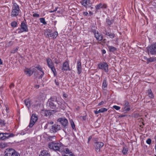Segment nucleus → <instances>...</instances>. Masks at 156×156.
Wrapping results in <instances>:
<instances>
[{"mask_svg": "<svg viewBox=\"0 0 156 156\" xmlns=\"http://www.w3.org/2000/svg\"><path fill=\"white\" fill-rule=\"evenodd\" d=\"M55 84L57 85V86H58L59 85V83L58 82V81H57L56 80H55Z\"/></svg>", "mask_w": 156, "mask_h": 156, "instance_id": "obj_51", "label": "nucleus"}, {"mask_svg": "<svg viewBox=\"0 0 156 156\" xmlns=\"http://www.w3.org/2000/svg\"><path fill=\"white\" fill-rule=\"evenodd\" d=\"M105 34L106 35L109 36L110 38L112 39L113 38L115 37V35L114 33L108 32L106 30H105Z\"/></svg>", "mask_w": 156, "mask_h": 156, "instance_id": "obj_21", "label": "nucleus"}, {"mask_svg": "<svg viewBox=\"0 0 156 156\" xmlns=\"http://www.w3.org/2000/svg\"><path fill=\"white\" fill-rule=\"evenodd\" d=\"M46 61L48 65L49 68L51 67H53V66H54V65L51 60L50 58H48L47 59Z\"/></svg>", "mask_w": 156, "mask_h": 156, "instance_id": "obj_22", "label": "nucleus"}, {"mask_svg": "<svg viewBox=\"0 0 156 156\" xmlns=\"http://www.w3.org/2000/svg\"><path fill=\"white\" fill-rule=\"evenodd\" d=\"M5 121L2 119H0V125L1 126H5Z\"/></svg>", "mask_w": 156, "mask_h": 156, "instance_id": "obj_40", "label": "nucleus"}, {"mask_svg": "<svg viewBox=\"0 0 156 156\" xmlns=\"http://www.w3.org/2000/svg\"><path fill=\"white\" fill-rule=\"evenodd\" d=\"M106 22L107 24L109 26H110L112 23V21L109 19H106Z\"/></svg>", "mask_w": 156, "mask_h": 156, "instance_id": "obj_37", "label": "nucleus"}, {"mask_svg": "<svg viewBox=\"0 0 156 156\" xmlns=\"http://www.w3.org/2000/svg\"><path fill=\"white\" fill-rule=\"evenodd\" d=\"M92 138V136H90L88 139V143H89L90 140H91V139Z\"/></svg>", "mask_w": 156, "mask_h": 156, "instance_id": "obj_53", "label": "nucleus"}, {"mask_svg": "<svg viewBox=\"0 0 156 156\" xmlns=\"http://www.w3.org/2000/svg\"><path fill=\"white\" fill-rule=\"evenodd\" d=\"M89 14H90V15H92V14H93V13L92 12H91V11H90V12H89Z\"/></svg>", "mask_w": 156, "mask_h": 156, "instance_id": "obj_60", "label": "nucleus"}, {"mask_svg": "<svg viewBox=\"0 0 156 156\" xmlns=\"http://www.w3.org/2000/svg\"><path fill=\"white\" fill-rule=\"evenodd\" d=\"M88 14V13L87 12H83V15L85 16H87Z\"/></svg>", "mask_w": 156, "mask_h": 156, "instance_id": "obj_50", "label": "nucleus"}, {"mask_svg": "<svg viewBox=\"0 0 156 156\" xmlns=\"http://www.w3.org/2000/svg\"><path fill=\"white\" fill-rule=\"evenodd\" d=\"M126 116V115H121L119 116V117H125Z\"/></svg>", "mask_w": 156, "mask_h": 156, "instance_id": "obj_57", "label": "nucleus"}, {"mask_svg": "<svg viewBox=\"0 0 156 156\" xmlns=\"http://www.w3.org/2000/svg\"><path fill=\"white\" fill-rule=\"evenodd\" d=\"M57 103L58 105V106L60 108L62 109V104H61V102L59 101H58L57 102H53L50 101L49 106L50 107L53 109L55 108H56V104Z\"/></svg>", "mask_w": 156, "mask_h": 156, "instance_id": "obj_11", "label": "nucleus"}, {"mask_svg": "<svg viewBox=\"0 0 156 156\" xmlns=\"http://www.w3.org/2000/svg\"><path fill=\"white\" fill-rule=\"evenodd\" d=\"M2 62L1 59L0 58V65L2 64Z\"/></svg>", "mask_w": 156, "mask_h": 156, "instance_id": "obj_58", "label": "nucleus"}, {"mask_svg": "<svg viewBox=\"0 0 156 156\" xmlns=\"http://www.w3.org/2000/svg\"><path fill=\"white\" fill-rule=\"evenodd\" d=\"M35 87L37 88H38L39 87V85H36Z\"/></svg>", "mask_w": 156, "mask_h": 156, "instance_id": "obj_59", "label": "nucleus"}, {"mask_svg": "<svg viewBox=\"0 0 156 156\" xmlns=\"http://www.w3.org/2000/svg\"><path fill=\"white\" fill-rule=\"evenodd\" d=\"M40 20L41 23H42L44 25H46L47 23L45 21V19L44 18H41L40 19Z\"/></svg>", "mask_w": 156, "mask_h": 156, "instance_id": "obj_32", "label": "nucleus"}, {"mask_svg": "<svg viewBox=\"0 0 156 156\" xmlns=\"http://www.w3.org/2000/svg\"><path fill=\"white\" fill-rule=\"evenodd\" d=\"M149 97L151 98H154V96L152 93H151V94H150L149 95Z\"/></svg>", "mask_w": 156, "mask_h": 156, "instance_id": "obj_47", "label": "nucleus"}, {"mask_svg": "<svg viewBox=\"0 0 156 156\" xmlns=\"http://www.w3.org/2000/svg\"><path fill=\"white\" fill-rule=\"evenodd\" d=\"M147 93L149 95L150 94H151V93H152V91L151 90H148L147 91Z\"/></svg>", "mask_w": 156, "mask_h": 156, "instance_id": "obj_48", "label": "nucleus"}, {"mask_svg": "<svg viewBox=\"0 0 156 156\" xmlns=\"http://www.w3.org/2000/svg\"><path fill=\"white\" fill-rule=\"evenodd\" d=\"M51 102H57V98L56 97H51L50 99Z\"/></svg>", "mask_w": 156, "mask_h": 156, "instance_id": "obj_35", "label": "nucleus"}, {"mask_svg": "<svg viewBox=\"0 0 156 156\" xmlns=\"http://www.w3.org/2000/svg\"><path fill=\"white\" fill-rule=\"evenodd\" d=\"M33 16L35 17H39V15L37 13H34L33 14Z\"/></svg>", "mask_w": 156, "mask_h": 156, "instance_id": "obj_45", "label": "nucleus"}, {"mask_svg": "<svg viewBox=\"0 0 156 156\" xmlns=\"http://www.w3.org/2000/svg\"><path fill=\"white\" fill-rule=\"evenodd\" d=\"M50 124H53V122L51 121L50 122Z\"/></svg>", "mask_w": 156, "mask_h": 156, "instance_id": "obj_62", "label": "nucleus"}, {"mask_svg": "<svg viewBox=\"0 0 156 156\" xmlns=\"http://www.w3.org/2000/svg\"><path fill=\"white\" fill-rule=\"evenodd\" d=\"M148 63L155 62L156 61V57H152L148 58L147 59Z\"/></svg>", "mask_w": 156, "mask_h": 156, "instance_id": "obj_29", "label": "nucleus"}, {"mask_svg": "<svg viewBox=\"0 0 156 156\" xmlns=\"http://www.w3.org/2000/svg\"><path fill=\"white\" fill-rule=\"evenodd\" d=\"M108 48L110 51L114 52L116 50L115 47L112 46H108Z\"/></svg>", "mask_w": 156, "mask_h": 156, "instance_id": "obj_28", "label": "nucleus"}, {"mask_svg": "<svg viewBox=\"0 0 156 156\" xmlns=\"http://www.w3.org/2000/svg\"><path fill=\"white\" fill-rule=\"evenodd\" d=\"M49 147L55 151L60 152L63 156H73V154L71 151L63 146L61 142L56 143L54 142L50 143L48 145Z\"/></svg>", "mask_w": 156, "mask_h": 156, "instance_id": "obj_1", "label": "nucleus"}, {"mask_svg": "<svg viewBox=\"0 0 156 156\" xmlns=\"http://www.w3.org/2000/svg\"><path fill=\"white\" fill-rule=\"evenodd\" d=\"M20 28H18L16 30L18 31V34H20L23 32H27L28 31V29L27 24L23 21H22L20 26Z\"/></svg>", "mask_w": 156, "mask_h": 156, "instance_id": "obj_4", "label": "nucleus"}, {"mask_svg": "<svg viewBox=\"0 0 156 156\" xmlns=\"http://www.w3.org/2000/svg\"><path fill=\"white\" fill-rule=\"evenodd\" d=\"M99 113H100L99 109L98 111L96 110L94 111V113L95 114H98Z\"/></svg>", "mask_w": 156, "mask_h": 156, "instance_id": "obj_49", "label": "nucleus"}, {"mask_svg": "<svg viewBox=\"0 0 156 156\" xmlns=\"http://www.w3.org/2000/svg\"><path fill=\"white\" fill-rule=\"evenodd\" d=\"M58 35V33L57 32L55 31V32L52 33H51L49 34V36L50 37H53L54 38H55Z\"/></svg>", "mask_w": 156, "mask_h": 156, "instance_id": "obj_27", "label": "nucleus"}, {"mask_svg": "<svg viewBox=\"0 0 156 156\" xmlns=\"http://www.w3.org/2000/svg\"><path fill=\"white\" fill-rule=\"evenodd\" d=\"M146 142L147 144H150L151 143V139L149 138L147 140Z\"/></svg>", "mask_w": 156, "mask_h": 156, "instance_id": "obj_44", "label": "nucleus"}, {"mask_svg": "<svg viewBox=\"0 0 156 156\" xmlns=\"http://www.w3.org/2000/svg\"><path fill=\"white\" fill-rule=\"evenodd\" d=\"M3 134L4 136L5 140H6L10 137H12L13 136V134L9 133H3Z\"/></svg>", "mask_w": 156, "mask_h": 156, "instance_id": "obj_23", "label": "nucleus"}, {"mask_svg": "<svg viewBox=\"0 0 156 156\" xmlns=\"http://www.w3.org/2000/svg\"><path fill=\"white\" fill-rule=\"evenodd\" d=\"M5 107L6 108V111L7 113H8L9 112V108L8 107V106L7 105H5Z\"/></svg>", "mask_w": 156, "mask_h": 156, "instance_id": "obj_46", "label": "nucleus"}, {"mask_svg": "<svg viewBox=\"0 0 156 156\" xmlns=\"http://www.w3.org/2000/svg\"><path fill=\"white\" fill-rule=\"evenodd\" d=\"M61 127L60 125L55 124L52 126V128L51 129V131L53 133L56 132L57 131L60 130Z\"/></svg>", "mask_w": 156, "mask_h": 156, "instance_id": "obj_14", "label": "nucleus"}, {"mask_svg": "<svg viewBox=\"0 0 156 156\" xmlns=\"http://www.w3.org/2000/svg\"><path fill=\"white\" fill-rule=\"evenodd\" d=\"M39 156H50L49 153L46 150L42 151Z\"/></svg>", "mask_w": 156, "mask_h": 156, "instance_id": "obj_20", "label": "nucleus"}, {"mask_svg": "<svg viewBox=\"0 0 156 156\" xmlns=\"http://www.w3.org/2000/svg\"><path fill=\"white\" fill-rule=\"evenodd\" d=\"M35 68L37 69L40 72V73H41L40 76H39V78H42L44 74V73L42 67L40 65H38L37 66H36Z\"/></svg>", "mask_w": 156, "mask_h": 156, "instance_id": "obj_19", "label": "nucleus"}, {"mask_svg": "<svg viewBox=\"0 0 156 156\" xmlns=\"http://www.w3.org/2000/svg\"><path fill=\"white\" fill-rule=\"evenodd\" d=\"M50 68L51 69V70L53 72L55 76L56 75V71L54 66H53V67H50Z\"/></svg>", "mask_w": 156, "mask_h": 156, "instance_id": "obj_33", "label": "nucleus"}, {"mask_svg": "<svg viewBox=\"0 0 156 156\" xmlns=\"http://www.w3.org/2000/svg\"><path fill=\"white\" fill-rule=\"evenodd\" d=\"M17 23L16 21H13L11 23V25L12 27H17Z\"/></svg>", "mask_w": 156, "mask_h": 156, "instance_id": "obj_34", "label": "nucleus"}, {"mask_svg": "<svg viewBox=\"0 0 156 156\" xmlns=\"http://www.w3.org/2000/svg\"><path fill=\"white\" fill-rule=\"evenodd\" d=\"M155 151L156 152V143H155Z\"/></svg>", "mask_w": 156, "mask_h": 156, "instance_id": "obj_63", "label": "nucleus"}, {"mask_svg": "<svg viewBox=\"0 0 156 156\" xmlns=\"http://www.w3.org/2000/svg\"><path fill=\"white\" fill-rule=\"evenodd\" d=\"M38 119L37 116L35 114H33L31 116L29 125L30 127H31L36 122Z\"/></svg>", "mask_w": 156, "mask_h": 156, "instance_id": "obj_8", "label": "nucleus"}, {"mask_svg": "<svg viewBox=\"0 0 156 156\" xmlns=\"http://www.w3.org/2000/svg\"><path fill=\"white\" fill-rule=\"evenodd\" d=\"M76 68L78 73L79 74H80L82 71L81 63L80 61H79L77 62V66Z\"/></svg>", "mask_w": 156, "mask_h": 156, "instance_id": "obj_18", "label": "nucleus"}, {"mask_svg": "<svg viewBox=\"0 0 156 156\" xmlns=\"http://www.w3.org/2000/svg\"><path fill=\"white\" fill-rule=\"evenodd\" d=\"M12 10L11 16L12 17H15L18 16L20 12L19 6L16 3H12Z\"/></svg>", "mask_w": 156, "mask_h": 156, "instance_id": "obj_2", "label": "nucleus"}, {"mask_svg": "<svg viewBox=\"0 0 156 156\" xmlns=\"http://www.w3.org/2000/svg\"><path fill=\"white\" fill-rule=\"evenodd\" d=\"M102 53L103 54H105L106 52V51L105 50H102Z\"/></svg>", "mask_w": 156, "mask_h": 156, "instance_id": "obj_56", "label": "nucleus"}, {"mask_svg": "<svg viewBox=\"0 0 156 156\" xmlns=\"http://www.w3.org/2000/svg\"><path fill=\"white\" fill-rule=\"evenodd\" d=\"M124 107L122 108V111L126 113L129 111L130 110V106L129 103L127 100H125L124 101Z\"/></svg>", "mask_w": 156, "mask_h": 156, "instance_id": "obj_5", "label": "nucleus"}, {"mask_svg": "<svg viewBox=\"0 0 156 156\" xmlns=\"http://www.w3.org/2000/svg\"><path fill=\"white\" fill-rule=\"evenodd\" d=\"M94 36L96 39L98 41H101L103 39V36L102 34L98 32V31H94Z\"/></svg>", "mask_w": 156, "mask_h": 156, "instance_id": "obj_12", "label": "nucleus"}, {"mask_svg": "<svg viewBox=\"0 0 156 156\" xmlns=\"http://www.w3.org/2000/svg\"><path fill=\"white\" fill-rule=\"evenodd\" d=\"M104 103V102L103 101H101L98 104L99 105H102Z\"/></svg>", "mask_w": 156, "mask_h": 156, "instance_id": "obj_52", "label": "nucleus"}, {"mask_svg": "<svg viewBox=\"0 0 156 156\" xmlns=\"http://www.w3.org/2000/svg\"><path fill=\"white\" fill-rule=\"evenodd\" d=\"M147 50L148 53L151 54H154L156 53V43L148 47Z\"/></svg>", "mask_w": 156, "mask_h": 156, "instance_id": "obj_9", "label": "nucleus"}, {"mask_svg": "<svg viewBox=\"0 0 156 156\" xmlns=\"http://www.w3.org/2000/svg\"><path fill=\"white\" fill-rule=\"evenodd\" d=\"M55 62L56 64H58L59 63V62L58 60L56 59H55Z\"/></svg>", "mask_w": 156, "mask_h": 156, "instance_id": "obj_55", "label": "nucleus"}, {"mask_svg": "<svg viewBox=\"0 0 156 156\" xmlns=\"http://www.w3.org/2000/svg\"><path fill=\"white\" fill-rule=\"evenodd\" d=\"M55 11H51L50 12H53Z\"/></svg>", "mask_w": 156, "mask_h": 156, "instance_id": "obj_64", "label": "nucleus"}, {"mask_svg": "<svg viewBox=\"0 0 156 156\" xmlns=\"http://www.w3.org/2000/svg\"><path fill=\"white\" fill-rule=\"evenodd\" d=\"M25 103L27 107L29 108L30 106V101L29 99H26L25 101Z\"/></svg>", "mask_w": 156, "mask_h": 156, "instance_id": "obj_30", "label": "nucleus"}, {"mask_svg": "<svg viewBox=\"0 0 156 156\" xmlns=\"http://www.w3.org/2000/svg\"><path fill=\"white\" fill-rule=\"evenodd\" d=\"M104 145V143L101 142H96L94 143V146L95 151L97 152L100 151V149Z\"/></svg>", "mask_w": 156, "mask_h": 156, "instance_id": "obj_7", "label": "nucleus"}, {"mask_svg": "<svg viewBox=\"0 0 156 156\" xmlns=\"http://www.w3.org/2000/svg\"><path fill=\"white\" fill-rule=\"evenodd\" d=\"M127 152L128 150L126 148H123L122 151V153L124 155L126 154L127 153Z\"/></svg>", "mask_w": 156, "mask_h": 156, "instance_id": "obj_36", "label": "nucleus"}, {"mask_svg": "<svg viewBox=\"0 0 156 156\" xmlns=\"http://www.w3.org/2000/svg\"><path fill=\"white\" fill-rule=\"evenodd\" d=\"M51 32V30H47L44 33V34L46 35V37H50L49 34Z\"/></svg>", "mask_w": 156, "mask_h": 156, "instance_id": "obj_31", "label": "nucleus"}, {"mask_svg": "<svg viewBox=\"0 0 156 156\" xmlns=\"http://www.w3.org/2000/svg\"><path fill=\"white\" fill-rule=\"evenodd\" d=\"M24 73L28 76H31L33 73V71L30 68H26L25 69Z\"/></svg>", "mask_w": 156, "mask_h": 156, "instance_id": "obj_17", "label": "nucleus"}, {"mask_svg": "<svg viewBox=\"0 0 156 156\" xmlns=\"http://www.w3.org/2000/svg\"><path fill=\"white\" fill-rule=\"evenodd\" d=\"M14 87V85L13 84H12L10 86V87Z\"/></svg>", "mask_w": 156, "mask_h": 156, "instance_id": "obj_61", "label": "nucleus"}, {"mask_svg": "<svg viewBox=\"0 0 156 156\" xmlns=\"http://www.w3.org/2000/svg\"><path fill=\"white\" fill-rule=\"evenodd\" d=\"M107 7V5L105 4H102L100 3L96 6V9L97 10H98L101 9H106Z\"/></svg>", "mask_w": 156, "mask_h": 156, "instance_id": "obj_16", "label": "nucleus"}, {"mask_svg": "<svg viewBox=\"0 0 156 156\" xmlns=\"http://www.w3.org/2000/svg\"><path fill=\"white\" fill-rule=\"evenodd\" d=\"M62 70L63 71L70 70L69 64L68 62L66 61L63 63Z\"/></svg>", "mask_w": 156, "mask_h": 156, "instance_id": "obj_15", "label": "nucleus"}, {"mask_svg": "<svg viewBox=\"0 0 156 156\" xmlns=\"http://www.w3.org/2000/svg\"><path fill=\"white\" fill-rule=\"evenodd\" d=\"M55 139V136H50L48 137L47 139V141H49L50 140H51L52 139Z\"/></svg>", "mask_w": 156, "mask_h": 156, "instance_id": "obj_39", "label": "nucleus"}, {"mask_svg": "<svg viewBox=\"0 0 156 156\" xmlns=\"http://www.w3.org/2000/svg\"><path fill=\"white\" fill-rule=\"evenodd\" d=\"M67 95L66 94L64 93L63 94V96L65 98H67Z\"/></svg>", "mask_w": 156, "mask_h": 156, "instance_id": "obj_54", "label": "nucleus"}, {"mask_svg": "<svg viewBox=\"0 0 156 156\" xmlns=\"http://www.w3.org/2000/svg\"><path fill=\"white\" fill-rule=\"evenodd\" d=\"M54 111L53 110H46L44 112L45 115V116H48L51 115L52 114V112H53Z\"/></svg>", "mask_w": 156, "mask_h": 156, "instance_id": "obj_25", "label": "nucleus"}, {"mask_svg": "<svg viewBox=\"0 0 156 156\" xmlns=\"http://www.w3.org/2000/svg\"><path fill=\"white\" fill-rule=\"evenodd\" d=\"M58 122H59L64 127L67 126L68 121L67 119L65 118H59L58 119Z\"/></svg>", "mask_w": 156, "mask_h": 156, "instance_id": "obj_10", "label": "nucleus"}, {"mask_svg": "<svg viewBox=\"0 0 156 156\" xmlns=\"http://www.w3.org/2000/svg\"><path fill=\"white\" fill-rule=\"evenodd\" d=\"M0 140H5L3 133H0Z\"/></svg>", "mask_w": 156, "mask_h": 156, "instance_id": "obj_38", "label": "nucleus"}, {"mask_svg": "<svg viewBox=\"0 0 156 156\" xmlns=\"http://www.w3.org/2000/svg\"><path fill=\"white\" fill-rule=\"evenodd\" d=\"M70 124L71 126L73 129H74L75 128V125L74 124V122L73 121L71 120L70 121Z\"/></svg>", "mask_w": 156, "mask_h": 156, "instance_id": "obj_41", "label": "nucleus"}, {"mask_svg": "<svg viewBox=\"0 0 156 156\" xmlns=\"http://www.w3.org/2000/svg\"><path fill=\"white\" fill-rule=\"evenodd\" d=\"M4 156H19L20 154L12 148H7L5 152Z\"/></svg>", "mask_w": 156, "mask_h": 156, "instance_id": "obj_3", "label": "nucleus"}, {"mask_svg": "<svg viewBox=\"0 0 156 156\" xmlns=\"http://www.w3.org/2000/svg\"><path fill=\"white\" fill-rule=\"evenodd\" d=\"M113 107V108L117 110H118L120 109V107L117 105H114Z\"/></svg>", "mask_w": 156, "mask_h": 156, "instance_id": "obj_43", "label": "nucleus"}, {"mask_svg": "<svg viewBox=\"0 0 156 156\" xmlns=\"http://www.w3.org/2000/svg\"><path fill=\"white\" fill-rule=\"evenodd\" d=\"M107 110V109L106 108H102L99 109L100 113L106 112Z\"/></svg>", "mask_w": 156, "mask_h": 156, "instance_id": "obj_42", "label": "nucleus"}, {"mask_svg": "<svg viewBox=\"0 0 156 156\" xmlns=\"http://www.w3.org/2000/svg\"><path fill=\"white\" fill-rule=\"evenodd\" d=\"M8 146L7 143L5 142L0 143V147L1 148H4Z\"/></svg>", "mask_w": 156, "mask_h": 156, "instance_id": "obj_26", "label": "nucleus"}, {"mask_svg": "<svg viewBox=\"0 0 156 156\" xmlns=\"http://www.w3.org/2000/svg\"><path fill=\"white\" fill-rule=\"evenodd\" d=\"M107 79L106 78H105L102 84V87L103 89L105 90L107 88Z\"/></svg>", "mask_w": 156, "mask_h": 156, "instance_id": "obj_24", "label": "nucleus"}, {"mask_svg": "<svg viewBox=\"0 0 156 156\" xmlns=\"http://www.w3.org/2000/svg\"><path fill=\"white\" fill-rule=\"evenodd\" d=\"M81 5L84 6L87 8V6H90L91 4L90 2V0H82L80 2Z\"/></svg>", "mask_w": 156, "mask_h": 156, "instance_id": "obj_13", "label": "nucleus"}, {"mask_svg": "<svg viewBox=\"0 0 156 156\" xmlns=\"http://www.w3.org/2000/svg\"><path fill=\"white\" fill-rule=\"evenodd\" d=\"M98 68L100 69L103 70L105 72L108 71V65L106 62H101L98 64Z\"/></svg>", "mask_w": 156, "mask_h": 156, "instance_id": "obj_6", "label": "nucleus"}]
</instances>
